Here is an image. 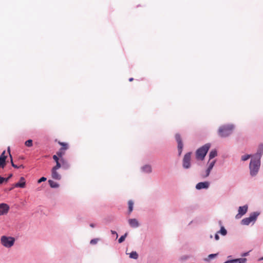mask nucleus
I'll use <instances>...</instances> for the list:
<instances>
[{
    "label": "nucleus",
    "instance_id": "obj_33",
    "mask_svg": "<svg viewBox=\"0 0 263 263\" xmlns=\"http://www.w3.org/2000/svg\"><path fill=\"white\" fill-rule=\"evenodd\" d=\"M6 161L2 158H0V167L4 168L5 165Z\"/></svg>",
    "mask_w": 263,
    "mask_h": 263
},
{
    "label": "nucleus",
    "instance_id": "obj_44",
    "mask_svg": "<svg viewBox=\"0 0 263 263\" xmlns=\"http://www.w3.org/2000/svg\"><path fill=\"white\" fill-rule=\"evenodd\" d=\"M213 236L212 235H210V238H212Z\"/></svg>",
    "mask_w": 263,
    "mask_h": 263
},
{
    "label": "nucleus",
    "instance_id": "obj_4",
    "mask_svg": "<svg viewBox=\"0 0 263 263\" xmlns=\"http://www.w3.org/2000/svg\"><path fill=\"white\" fill-rule=\"evenodd\" d=\"M259 215V213L255 212L251 213L249 217L242 219L241 221V224L242 225L248 226L251 223H254L257 220L258 216Z\"/></svg>",
    "mask_w": 263,
    "mask_h": 263
},
{
    "label": "nucleus",
    "instance_id": "obj_40",
    "mask_svg": "<svg viewBox=\"0 0 263 263\" xmlns=\"http://www.w3.org/2000/svg\"><path fill=\"white\" fill-rule=\"evenodd\" d=\"M53 159L55 160L56 163L57 162V161H59V160L58 157V156L57 155H53Z\"/></svg>",
    "mask_w": 263,
    "mask_h": 263
},
{
    "label": "nucleus",
    "instance_id": "obj_12",
    "mask_svg": "<svg viewBox=\"0 0 263 263\" xmlns=\"http://www.w3.org/2000/svg\"><path fill=\"white\" fill-rule=\"evenodd\" d=\"M9 206L6 203L0 204V216L7 214L9 210Z\"/></svg>",
    "mask_w": 263,
    "mask_h": 263
},
{
    "label": "nucleus",
    "instance_id": "obj_24",
    "mask_svg": "<svg viewBox=\"0 0 263 263\" xmlns=\"http://www.w3.org/2000/svg\"><path fill=\"white\" fill-rule=\"evenodd\" d=\"M252 155L246 154L241 156V160L242 161H246L248 160L249 159H252Z\"/></svg>",
    "mask_w": 263,
    "mask_h": 263
},
{
    "label": "nucleus",
    "instance_id": "obj_19",
    "mask_svg": "<svg viewBox=\"0 0 263 263\" xmlns=\"http://www.w3.org/2000/svg\"><path fill=\"white\" fill-rule=\"evenodd\" d=\"M8 151L10 157V158H11V165H12V166L13 167L15 168H23L24 167V165H19V166H17V165H15V164H14L13 163V160H12V156H11V154H10V148H9V147H8Z\"/></svg>",
    "mask_w": 263,
    "mask_h": 263
},
{
    "label": "nucleus",
    "instance_id": "obj_32",
    "mask_svg": "<svg viewBox=\"0 0 263 263\" xmlns=\"http://www.w3.org/2000/svg\"><path fill=\"white\" fill-rule=\"evenodd\" d=\"M62 165V164L61 165V164L60 163L59 161H57V162L56 163V165L55 166H54L52 170H58V169H59L61 166Z\"/></svg>",
    "mask_w": 263,
    "mask_h": 263
},
{
    "label": "nucleus",
    "instance_id": "obj_2",
    "mask_svg": "<svg viewBox=\"0 0 263 263\" xmlns=\"http://www.w3.org/2000/svg\"><path fill=\"white\" fill-rule=\"evenodd\" d=\"M234 128L235 126L232 124L222 125L219 127L218 134L222 138L228 137L232 134Z\"/></svg>",
    "mask_w": 263,
    "mask_h": 263
},
{
    "label": "nucleus",
    "instance_id": "obj_10",
    "mask_svg": "<svg viewBox=\"0 0 263 263\" xmlns=\"http://www.w3.org/2000/svg\"><path fill=\"white\" fill-rule=\"evenodd\" d=\"M216 160H209L208 162V168L205 171V174L204 175V177H207L209 176L211 170L213 169L216 163Z\"/></svg>",
    "mask_w": 263,
    "mask_h": 263
},
{
    "label": "nucleus",
    "instance_id": "obj_30",
    "mask_svg": "<svg viewBox=\"0 0 263 263\" xmlns=\"http://www.w3.org/2000/svg\"><path fill=\"white\" fill-rule=\"evenodd\" d=\"M57 155L62 158L63 156L65 154V151L64 150H62L61 148L59 152L57 153Z\"/></svg>",
    "mask_w": 263,
    "mask_h": 263
},
{
    "label": "nucleus",
    "instance_id": "obj_42",
    "mask_svg": "<svg viewBox=\"0 0 263 263\" xmlns=\"http://www.w3.org/2000/svg\"><path fill=\"white\" fill-rule=\"evenodd\" d=\"M133 80V78H131L129 79V81L130 82L132 81Z\"/></svg>",
    "mask_w": 263,
    "mask_h": 263
},
{
    "label": "nucleus",
    "instance_id": "obj_22",
    "mask_svg": "<svg viewBox=\"0 0 263 263\" xmlns=\"http://www.w3.org/2000/svg\"><path fill=\"white\" fill-rule=\"evenodd\" d=\"M217 232L218 233H219V234L223 236L227 235L228 233L227 230L223 226H221L220 230L218 231Z\"/></svg>",
    "mask_w": 263,
    "mask_h": 263
},
{
    "label": "nucleus",
    "instance_id": "obj_7",
    "mask_svg": "<svg viewBox=\"0 0 263 263\" xmlns=\"http://www.w3.org/2000/svg\"><path fill=\"white\" fill-rule=\"evenodd\" d=\"M248 205L247 204L240 206L238 208V213L235 216L236 219L241 218L248 212Z\"/></svg>",
    "mask_w": 263,
    "mask_h": 263
},
{
    "label": "nucleus",
    "instance_id": "obj_26",
    "mask_svg": "<svg viewBox=\"0 0 263 263\" xmlns=\"http://www.w3.org/2000/svg\"><path fill=\"white\" fill-rule=\"evenodd\" d=\"M217 255H218L217 253H216V254H211L209 255L208 257L206 258H205L204 260L206 261H209L211 259H213L214 258H215L216 257H217Z\"/></svg>",
    "mask_w": 263,
    "mask_h": 263
},
{
    "label": "nucleus",
    "instance_id": "obj_41",
    "mask_svg": "<svg viewBox=\"0 0 263 263\" xmlns=\"http://www.w3.org/2000/svg\"><path fill=\"white\" fill-rule=\"evenodd\" d=\"M96 226H97L96 224L93 223H91L90 224V227L92 228L96 227Z\"/></svg>",
    "mask_w": 263,
    "mask_h": 263
},
{
    "label": "nucleus",
    "instance_id": "obj_35",
    "mask_svg": "<svg viewBox=\"0 0 263 263\" xmlns=\"http://www.w3.org/2000/svg\"><path fill=\"white\" fill-rule=\"evenodd\" d=\"M5 153H6V152L4 151L1 155L0 158H2L3 159H4L6 161L7 156L5 155Z\"/></svg>",
    "mask_w": 263,
    "mask_h": 263
},
{
    "label": "nucleus",
    "instance_id": "obj_6",
    "mask_svg": "<svg viewBox=\"0 0 263 263\" xmlns=\"http://www.w3.org/2000/svg\"><path fill=\"white\" fill-rule=\"evenodd\" d=\"M191 152L187 153L184 155L182 160V167L184 169L187 170L191 167Z\"/></svg>",
    "mask_w": 263,
    "mask_h": 263
},
{
    "label": "nucleus",
    "instance_id": "obj_34",
    "mask_svg": "<svg viewBox=\"0 0 263 263\" xmlns=\"http://www.w3.org/2000/svg\"><path fill=\"white\" fill-rule=\"evenodd\" d=\"M98 241H99L98 238H94L90 240V243L91 245H96L98 243Z\"/></svg>",
    "mask_w": 263,
    "mask_h": 263
},
{
    "label": "nucleus",
    "instance_id": "obj_17",
    "mask_svg": "<svg viewBox=\"0 0 263 263\" xmlns=\"http://www.w3.org/2000/svg\"><path fill=\"white\" fill-rule=\"evenodd\" d=\"M51 176L53 179L59 180L61 179V176L59 174L57 170H51Z\"/></svg>",
    "mask_w": 263,
    "mask_h": 263
},
{
    "label": "nucleus",
    "instance_id": "obj_15",
    "mask_svg": "<svg viewBox=\"0 0 263 263\" xmlns=\"http://www.w3.org/2000/svg\"><path fill=\"white\" fill-rule=\"evenodd\" d=\"M26 186V180L24 177H21L20 181L14 184V187L24 188Z\"/></svg>",
    "mask_w": 263,
    "mask_h": 263
},
{
    "label": "nucleus",
    "instance_id": "obj_37",
    "mask_svg": "<svg viewBox=\"0 0 263 263\" xmlns=\"http://www.w3.org/2000/svg\"><path fill=\"white\" fill-rule=\"evenodd\" d=\"M219 233H218V232H217L215 235V236H214V238H215V239L216 240H219Z\"/></svg>",
    "mask_w": 263,
    "mask_h": 263
},
{
    "label": "nucleus",
    "instance_id": "obj_23",
    "mask_svg": "<svg viewBox=\"0 0 263 263\" xmlns=\"http://www.w3.org/2000/svg\"><path fill=\"white\" fill-rule=\"evenodd\" d=\"M61 161L62 163V167L64 169H68V168H69V167H70L69 164L66 161H65L63 158H61Z\"/></svg>",
    "mask_w": 263,
    "mask_h": 263
},
{
    "label": "nucleus",
    "instance_id": "obj_3",
    "mask_svg": "<svg viewBox=\"0 0 263 263\" xmlns=\"http://www.w3.org/2000/svg\"><path fill=\"white\" fill-rule=\"evenodd\" d=\"M210 146L211 144L210 143H206L199 148L196 152V158L201 160H203L210 148Z\"/></svg>",
    "mask_w": 263,
    "mask_h": 263
},
{
    "label": "nucleus",
    "instance_id": "obj_36",
    "mask_svg": "<svg viewBox=\"0 0 263 263\" xmlns=\"http://www.w3.org/2000/svg\"><path fill=\"white\" fill-rule=\"evenodd\" d=\"M46 180H47V179H46V177H42L39 180H38L37 182L39 183H41L43 181H46Z\"/></svg>",
    "mask_w": 263,
    "mask_h": 263
},
{
    "label": "nucleus",
    "instance_id": "obj_9",
    "mask_svg": "<svg viewBox=\"0 0 263 263\" xmlns=\"http://www.w3.org/2000/svg\"><path fill=\"white\" fill-rule=\"evenodd\" d=\"M263 155V145L260 144L257 148V152L254 155H252V158L260 160L261 157Z\"/></svg>",
    "mask_w": 263,
    "mask_h": 263
},
{
    "label": "nucleus",
    "instance_id": "obj_20",
    "mask_svg": "<svg viewBox=\"0 0 263 263\" xmlns=\"http://www.w3.org/2000/svg\"><path fill=\"white\" fill-rule=\"evenodd\" d=\"M217 155V152L216 149L212 150L209 154V160H212Z\"/></svg>",
    "mask_w": 263,
    "mask_h": 263
},
{
    "label": "nucleus",
    "instance_id": "obj_39",
    "mask_svg": "<svg viewBox=\"0 0 263 263\" xmlns=\"http://www.w3.org/2000/svg\"><path fill=\"white\" fill-rule=\"evenodd\" d=\"M111 233L113 235H116V238H118V233L115 231L111 230Z\"/></svg>",
    "mask_w": 263,
    "mask_h": 263
},
{
    "label": "nucleus",
    "instance_id": "obj_28",
    "mask_svg": "<svg viewBox=\"0 0 263 263\" xmlns=\"http://www.w3.org/2000/svg\"><path fill=\"white\" fill-rule=\"evenodd\" d=\"M59 144L62 146V150H67L68 148V144L66 143L59 142Z\"/></svg>",
    "mask_w": 263,
    "mask_h": 263
},
{
    "label": "nucleus",
    "instance_id": "obj_14",
    "mask_svg": "<svg viewBox=\"0 0 263 263\" xmlns=\"http://www.w3.org/2000/svg\"><path fill=\"white\" fill-rule=\"evenodd\" d=\"M247 259L246 258H240L237 259H230L226 261L223 263H246Z\"/></svg>",
    "mask_w": 263,
    "mask_h": 263
},
{
    "label": "nucleus",
    "instance_id": "obj_29",
    "mask_svg": "<svg viewBox=\"0 0 263 263\" xmlns=\"http://www.w3.org/2000/svg\"><path fill=\"white\" fill-rule=\"evenodd\" d=\"M127 235H128V233H125L124 234V235L121 236L119 238V239H118L119 243H121L123 242L125 240V239L126 237H127Z\"/></svg>",
    "mask_w": 263,
    "mask_h": 263
},
{
    "label": "nucleus",
    "instance_id": "obj_25",
    "mask_svg": "<svg viewBox=\"0 0 263 263\" xmlns=\"http://www.w3.org/2000/svg\"><path fill=\"white\" fill-rule=\"evenodd\" d=\"M12 177V174H10L7 178H6V177L4 178V177L0 176V184L3 183L4 181L7 182L9 180V179L10 178H11Z\"/></svg>",
    "mask_w": 263,
    "mask_h": 263
},
{
    "label": "nucleus",
    "instance_id": "obj_45",
    "mask_svg": "<svg viewBox=\"0 0 263 263\" xmlns=\"http://www.w3.org/2000/svg\"><path fill=\"white\" fill-rule=\"evenodd\" d=\"M187 257H185L184 259H187Z\"/></svg>",
    "mask_w": 263,
    "mask_h": 263
},
{
    "label": "nucleus",
    "instance_id": "obj_18",
    "mask_svg": "<svg viewBox=\"0 0 263 263\" xmlns=\"http://www.w3.org/2000/svg\"><path fill=\"white\" fill-rule=\"evenodd\" d=\"M48 183L51 188L56 189L59 187V184L52 180H49Z\"/></svg>",
    "mask_w": 263,
    "mask_h": 263
},
{
    "label": "nucleus",
    "instance_id": "obj_31",
    "mask_svg": "<svg viewBox=\"0 0 263 263\" xmlns=\"http://www.w3.org/2000/svg\"><path fill=\"white\" fill-rule=\"evenodd\" d=\"M25 145L27 147H31L32 146V140L31 139L27 140L25 143Z\"/></svg>",
    "mask_w": 263,
    "mask_h": 263
},
{
    "label": "nucleus",
    "instance_id": "obj_13",
    "mask_svg": "<svg viewBox=\"0 0 263 263\" xmlns=\"http://www.w3.org/2000/svg\"><path fill=\"white\" fill-rule=\"evenodd\" d=\"M128 223L132 228H137L140 226L139 221L136 218H129L128 219Z\"/></svg>",
    "mask_w": 263,
    "mask_h": 263
},
{
    "label": "nucleus",
    "instance_id": "obj_8",
    "mask_svg": "<svg viewBox=\"0 0 263 263\" xmlns=\"http://www.w3.org/2000/svg\"><path fill=\"white\" fill-rule=\"evenodd\" d=\"M175 139L177 142V148L178 152V155L180 156L182 154L183 147V144L182 141V139L180 135L179 134H177L175 135Z\"/></svg>",
    "mask_w": 263,
    "mask_h": 263
},
{
    "label": "nucleus",
    "instance_id": "obj_16",
    "mask_svg": "<svg viewBox=\"0 0 263 263\" xmlns=\"http://www.w3.org/2000/svg\"><path fill=\"white\" fill-rule=\"evenodd\" d=\"M141 171L142 173L150 174L152 172V166L149 164H145L141 167Z\"/></svg>",
    "mask_w": 263,
    "mask_h": 263
},
{
    "label": "nucleus",
    "instance_id": "obj_5",
    "mask_svg": "<svg viewBox=\"0 0 263 263\" xmlns=\"http://www.w3.org/2000/svg\"><path fill=\"white\" fill-rule=\"evenodd\" d=\"M15 239L14 237L11 236H2L1 238V244L7 248L12 247L14 243Z\"/></svg>",
    "mask_w": 263,
    "mask_h": 263
},
{
    "label": "nucleus",
    "instance_id": "obj_38",
    "mask_svg": "<svg viewBox=\"0 0 263 263\" xmlns=\"http://www.w3.org/2000/svg\"><path fill=\"white\" fill-rule=\"evenodd\" d=\"M249 252H245V253H243L242 254H241V257H245V256H247L249 255Z\"/></svg>",
    "mask_w": 263,
    "mask_h": 263
},
{
    "label": "nucleus",
    "instance_id": "obj_11",
    "mask_svg": "<svg viewBox=\"0 0 263 263\" xmlns=\"http://www.w3.org/2000/svg\"><path fill=\"white\" fill-rule=\"evenodd\" d=\"M210 186V182L208 181L200 182L196 184V189L200 190L202 189H208Z\"/></svg>",
    "mask_w": 263,
    "mask_h": 263
},
{
    "label": "nucleus",
    "instance_id": "obj_27",
    "mask_svg": "<svg viewBox=\"0 0 263 263\" xmlns=\"http://www.w3.org/2000/svg\"><path fill=\"white\" fill-rule=\"evenodd\" d=\"M129 255L130 258L136 259L138 258V254L136 251H132Z\"/></svg>",
    "mask_w": 263,
    "mask_h": 263
},
{
    "label": "nucleus",
    "instance_id": "obj_1",
    "mask_svg": "<svg viewBox=\"0 0 263 263\" xmlns=\"http://www.w3.org/2000/svg\"><path fill=\"white\" fill-rule=\"evenodd\" d=\"M260 165L261 160L252 157L249 165V174L252 177H256L257 175Z\"/></svg>",
    "mask_w": 263,
    "mask_h": 263
},
{
    "label": "nucleus",
    "instance_id": "obj_21",
    "mask_svg": "<svg viewBox=\"0 0 263 263\" xmlns=\"http://www.w3.org/2000/svg\"><path fill=\"white\" fill-rule=\"evenodd\" d=\"M128 214H130L133 211L134 202L130 200L128 201Z\"/></svg>",
    "mask_w": 263,
    "mask_h": 263
},
{
    "label": "nucleus",
    "instance_id": "obj_43",
    "mask_svg": "<svg viewBox=\"0 0 263 263\" xmlns=\"http://www.w3.org/2000/svg\"><path fill=\"white\" fill-rule=\"evenodd\" d=\"M258 260H259V261H260V260H263V257H261V258H259V259H258Z\"/></svg>",
    "mask_w": 263,
    "mask_h": 263
}]
</instances>
